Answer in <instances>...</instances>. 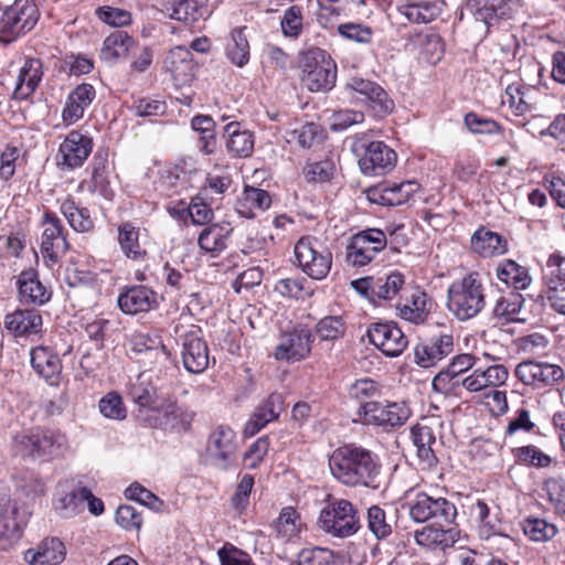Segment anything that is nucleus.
<instances>
[{
	"label": "nucleus",
	"instance_id": "1",
	"mask_svg": "<svg viewBox=\"0 0 565 565\" xmlns=\"http://www.w3.org/2000/svg\"><path fill=\"white\" fill-rule=\"evenodd\" d=\"M332 476L348 487L377 488L382 465L371 450L348 444L333 450L329 457Z\"/></svg>",
	"mask_w": 565,
	"mask_h": 565
},
{
	"label": "nucleus",
	"instance_id": "2",
	"mask_svg": "<svg viewBox=\"0 0 565 565\" xmlns=\"http://www.w3.org/2000/svg\"><path fill=\"white\" fill-rule=\"evenodd\" d=\"M317 526L331 537H351L362 526L359 509L348 499L329 495L320 510Z\"/></svg>",
	"mask_w": 565,
	"mask_h": 565
},
{
	"label": "nucleus",
	"instance_id": "3",
	"mask_svg": "<svg viewBox=\"0 0 565 565\" xmlns=\"http://www.w3.org/2000/svg\"><path fill=\"white\" fill-rule=\"evenodd\" d=\"M486 307V287L482 276L471 271L448 288V308L461 321L478 316Z\"/></svg>",
	"mask_w": 565,
	"mask_h": 565
},
{
	"label": "nucleus",
	"instance_id": "4",
	"mask_svg": "<svg viewBox=\"0 0 565 565\" xmlns=\"http://www.w3.org/2000/svg\"><path fill=\"white\" fill-rule=\"evenodd\" d=\"M65 444V436L58 431L35 429L17 434L12 451L22 458H47L58 455Z\"/></svg>",
	"mask_w": 565,
	"mask_h": 565
},
{
	"label": "nucleus",
	"instance_id": "5",
	"mask_svg": "<svg viewBox=\"0 0 565 565\" xmlns=\"http://www.w3.org/2000/svg\"><path fill=\"white\" fill-rule=\"evenodd\" d=\"M40 11L33 0H14L0 17V42L10 44L30 32L38 23Z\"/></svg>",
	"mask_w": 565,
	"mask_h": 565
},
{
	"label": "nucleus",
	"instance_id": "6",
	"mask_svg": "<svg viewBox=\"0 0 565 565\" xmlns=\"http://www.w3.org/2000/svg\"><path fill=\"white\" fill-rule=\"evenodd\" d=\"M407 505L411 519L417 523L431 520L444 526L452 524L457 516V509L452 502L444 497H434L425 492L415 493Z\"/></svg>",
	"mask_w": 565,
	"mask_h": 565
},
{
	"label": "nucleus",
	"instance_id": "7",
	"mask_svg": "<svg viewBox=\"0 0 565 565\" xmlns=\"http://www.w3.org/2000/svg\"><path fill=\"white\" fill-rule=\"evenodd\" d=\"M294 250L297 265L306 275L316 280L327 277L332 266V254L318 238L301 237Z\"/></svg>",
	"mask_w": 565,
	"mask_h": 565
},
{
	"label": "nucleus",
	"instance_id": "8",
	"mask_svg": "<svg viewBox=\"0 0 565 565\" xmlns=\"http://www.w3.org/2000/svg\"><path fill=\"white\" fill-rule=\"evenodd\" d=\"M335 79L337 66L324 51H310L303 56L301 81L309 90H330Z\"/></svg>",
	"mask_w": 565,
	"mask_h": 565
},
{
	"label": "nucleus",
	"instance_id": "9",
	"mask_svg": "<svg viewBox=\"0 0 565 565\" xmlns=\"http://www.w3.org/2000/svg\"><path fill=\"white\" fill-rule=\"evenodd\" d=\"M356 416L363 425L393 428L404 425L411 416V411L404 403L376 401L359 406Z\"/></svg>",
	"mask_w": 565,
	"mask_h": 565
},
{
	"label": "nucleus",
	"instance_id": "10",
	"mask_svg": "<svg viewBox=\"0 0 565 565\" xmlns=\"http://www.w3.org/2000/svg\"><path fill=\"white\" fill-rule=\"evenodd\" d=\"M387 245V237L382 230L367 228L353 235L345 250V260L353 267L371 263Z\"/></svg>",
	"mask_w": 565,
	"mask_h": 565
},
{
	"label": "nucleus",
	"instance_id": "11",
	"mask_svg": "<svg viewBox=\"0 0 565 565\" xmlns=\"http://www.w3.org/2000/svg\"><path fill=\"white\" fill-rule=\"evenodd\" d=\"M236 450V434L230 426L221 425L211 433L206 446L211 465L221 470H228L235 463Z\"/></svg>",
	"mask_w": 565,
	"mask_h": 565
},
{
	"label": "nucleus",
	"instance_id": "12",
	"mask_svg": "<svg viewBox=\"0 0 565 565\" xmlns=\"http://www.w3.org/2000/svg\"><path fill=\"white\" fill-rule=\"evenodd\" d=\"M181 359L184 369L193 374L204 372L210 364L209 347L201 329L192 326L180 334Z\"/></svg>",
	"mask_w": 565,
	"mask_h": 565
},
{
	"label": "nucleus",
	"instance_id": "13",
	"mask_svg": "<svg viewBox=\"0 0 565 565\" xmlns=\"http://www.w3.org/2000/svg\"><path fill=\"white\" fill-rule=\"evenodd\" d=\"M367 338L374 347L391 358L401 355L408 344L406 335L394 322L372 323L367 329Z\"/></svg>",
	"mask_w": 565,
	"mask_h": 565
},
{
	"label": "nucleus",
	"instance_id": "14",
	"mask_svg": "<svg viewBox=\"0 0 565 565\" xmlns=\"http://www.w3.org/2000/svg\"><path fill=\"white\" fill-rule=\"evenodd\" d=\"M42 226L41 253L44 258L56 263L68 250L66 232L61 220L52 212L44 214Z\"/></svg>",
	"mask_w": 565,
	"mask_h": 565
},
{
	"label": "nucleus",
	"instance_id": "15",
	"mask_svg": "<svg viewBox=\"0 0 565 565\" xmlns=\"http://www.w3.org/2000/svg\"><path fill=\"white\" fill-rule=\"evenodd\" d=\"M312 334L307 328H295L281 334L275 348L274 358L278 361H299L311 351Z\"/></svg>",
	"mask_w": 565,
	"mask_h": 565
},
{
	"label": "nucleus",
	"instance_id": "16",
	"mask_svg": "<svg viewBox=\"0 0 565 565\" xmlns=\"http://www.w3.org/2000/svg\"><path fill=\"white\" fill-rule=\"evenodd\" d=\"M452 352L454 337L449 333L440 332L422 341L415 347V362L422 367H431Z\"/></svg>",
	"mask_w": 565,
	"mask_h": 565
},
{
	"label": "nucleus",
	"instance_id": "17",
	"mask_svg": "<svg viewBox=\"0 0 565 565\" xmlns=\"http://www.w3.org/2000/svg\"><path fill=\"white\" fill-rule=\"evenodd\" d=\"M396 163L395 151L383 141H372L359 160V167L365 175H383L393 170Z\"/></svg>",
	"mask_w": 565,
	"mask_h": 565
},
{
	"label": "nucleus",
	"instance_id": "18",
	"mask_svg": "<svg viewBox=\"0 0 565 565\" xmlns=\"http://www.w3.org/2000/svg\"><path fill=\"white\" fill-rule=\"evenodd\" d=\"M3 326L14 338L33 339L43 333V318L35 309H17L6 315Z\"/></svg>",
	"mask_w": 565,
	"mask_h": 565
},
{
	"label": "nucleus",
	"instance_id": "19",
	"mask_svg": "<svg viewBox=\"0 0 565 565\" xmlns=\"http://www.w3.org/2000/svg\"><path fill=\"white\" fill-rule=\"evenodd\" d=\"M515 375L525 385L542 387L562 380L564 371L555 364L527 360L518 364Z\"/></svg>",
	"mask_w": 565,
	"mask_h": 565
},
{
	"label": "nucleus",
	"instance_id": "20",
	"mask_svg": "<svg viewBox=\"0 0 565 565\" xmlns=\"http://www.w3.org/2000/svg\"><path fill=\"white\" fill-rule=\"evenodd\" d=\"M347 87L364 97L375 116L384 117L394 109V102L377 83L353 77Z\"/></svg>",
	"mask_w": 565,
	"mask_h": 565
},
{
	"label": "nucleus",
	"instance_id": "21",
	"mask_svg": "<svg viewBox=\"0 0 565 565\" xmlns=\"http://www.w3.org/2000/svg\"><path fill=\"white\" fill-rule=\"evenodd\" d=\"M347 87L364 97L375 116L384 117L394 109V102L377 83L353 77Z\"/></svg>",
	"mask_w": 565,
	"mask_h": 565
},
{
	"label": "nucleus",
	"instance_id": "22",
	"mask_svg": "<svg viewBox=\"0 0 565 565\" xmlns=\"http://www.w3.org/2000/svg\"><path fill=\"white\" fill-rule=\"evenodd\" d=\"M163 70L177 86L191 83L195 76V64L191 51L184 46L171 49L163 60Z\"/></svg>",
	"mask_w": 565,
	"mask_h": 565
},
{
	"label": "nucleus",
	"instance_id": "23",
	"mask_svg": "<svg viewBox=\"0 0 565 565\" xmlns=\"http://www.w3.org/2000/svg\"><path fill=\"white\" fill-rule=\"evenodd\" d=\"M93 149V140L89 136L78 130H72L60 146V156L63 168L75 169L83 166Z\"/></svg>",
	"mask_w": 565,
	"mask_h": 565
},
{
	"label": "nucleus",
	"instance_id": "24",
	"mask_svg": "<svg viewBox=\"0 0 565 565\" xmlns=\"http://www.w3.org/2000/svg\"><path fill=\"white\" fill-rule=\"evenodd\" d=\"M31 366L51 386H58L62 380V360L53 349L39 345L31 350Z\"/></svg>",
	"mask_w": 565,
	"mask_h": 565
},
{
	"label": "nucleus",
	"instance_id": "25",
	"mask_svg": "<svg viewBox=\"0 0 565 565\" xmlns=\"http://www.w3.org/2000/svg\"><path fill=\"white\" fill-rule=\"evenodd\" d=\"M117 302L119 309L126 315L149 312L159 307L157 292L146 286H132L122 290Z\"/></svg>",
	"mask_w": 565,
	"mask_h": 565
},
{
	"label": "nucleus",
	"instance_id": "26",
	"mask_svg": "<svg viewBox=\"0 0 565 565\" xmlns=\"http://www.w3.org/2000/svg\"><path fill=\"white\" fill-rule=\"evenodd\" d=\"M157 412L161 416L156 417L154 423L150 425L175 433L186 431L194 417L192 411L174 401L161 403Z\"/></svg>",
	"mask_w": 565,
	"mask_h": 565
},
{
	"label": "nucleus",
	"instance_id": "27",
	"mask_svg": "<svg viewBox=\"0 0 565 565\" xmlns=\"http://www.w3.org/2000/svg\"><path fill=\"white\" fill-rule=\"evenodd\" d=\"M19 301L24 306H43L50 301L52 291L41 282L35 270H23L17 280Z\"/></svg>",
	"mask_w": 565,
	"mask_h": 565
},
{
	"label": "nucleus",
	"instance_id": "28",
	"mask_svg": "<svg viewBox=\"0 0 565 565\" xmlns=\"http://www.w3.org/2000/svg\"><path fill=\"white\" fill-rule=\"evenodd\" d=\"M418 190V184L414 181L402 183H385L370 189L367 196L371 202L386 205L397 206L406 203L411 196Z\"/></svg>",
	"mask_w": 565,
	"mask_h": 565
},
{
	"label": "nucleus",
	"instance_id": "29",
	"mask_svg": "<svg viewBox=\"0 0 565 565\" xmlns=\"http://www.w3.org/2000/svg\"><path fill=\"white\" fill-rule=\"evenodd\" d=\"M282 411V395L278 393L270 394L267 399L257 406L252 417L245 425L244 434L248 437L256 435L268 423L278 419Z\"/></svg>",
	"mask_w": 565,
	"mask_h": 565
},
{
	"label": "nucleus",
	"instance_id": "30",
	"mask_svg": "<svg viewBox=\"0 0 565 565\" xmlns=\"http://www.w3.org/2000/svg\"><path fill=\"white\" fill-rule=\"evenodd\" d=\"M415 542L425 548L429 550H446L454 546L459 540V530L457 527L443 529L439 525H426L414 533Z\"/></svg>",
	"mask_w": 565,
	"mask_h": 565
},
{
	"label": "nucleus",
	"instance_id": "31",
	"mask_svg": "<svg viewBox=\"0 0 565 565\" xmlns=\"http://www.w3.org/2000/svg\"><path fill=\"white\" fill-rule=\"evenodd\" d=\"M95 97L96 90L93 85L83 83L76 86L67 96L62 111L63 120L67 124L78 121Z\"/></svg>",
	"mask_w": 565,
	"mask_h": 565
},
{
	"label": "nucleus",
	"instance_id": "32",
	"mask_svg": "<svg viewBox=\"0 0 565 565\" xmlns=\"http://www.w3.org/2000/svg\"><path fill=\"white\" fill-rule=\"evenodd\" d=\"M43 76V65L40 58L28 57L20 68L13 97L15 99H26L38 88Z\"/></svg>",
	"mask_w": 565,
	"mask_h": 565
},
{
	"label": "nucleus",
	"instance_id": "33",
	"mask_svg": "<svg viewBox=\"0 0 565 565\" xmlns=\"http://www.w3.org/2000/svg\"><path fill=\"white\" fill-rule=\"evenodd\" d=\"M65 558V546L56 537L45 539L36 550L24 552V559L30 565H57Z\"/></svg>",
	"mask_w": 565,
	"mask_h": 565
},
{
	"label": "nucleus",
	"instance_id": "34",
	"mask_svg": "<svg viewBox=\"0 0 565 565\" xmlns=\"http://www.w3.org/2000/svg\"><path fill=\"white\" fill-rule=\"evenodd\" d=\"M169 18L193 25L207 15V0H175L166 7Z\"/></svg>",
	"mask_w": 565,
	"mask_h": 565
},
{
	"label": "nucleus",
	"instance_id": "35",
	"mask_svg": "<svg viewBox=\"0 0 565 565\" xmlns=\"http://www.w3.org/2000/svg\"><path fill=\"white\" fill-rule=\"evenodd\" d=\"M224 134L227 137L226 149L227 151L238 158H247L254 151V135L252 131L242 128L238 121H231L224 128Z\"/></svg>",
	"mask_w": 565,
	"mask_h": 565
},
{
	"label": "nucleus",
	"instance_id": "36",
	"mask_svg": "<svg viewBox=\"0 0 565 565\" xmlns=\"http://www.w3.org/2000/svg\"><path fill=\"white\" fill-rule=\"evenodd\" d=\"M413 441L416 447L419 463L425 469L437 465L438 459L433 449L436 444L434 430L429 426L417 425L412 429Z\"/></svg>",
	"mask_w": 565,
	"mask_h": 565
},
{
	"label": "nucleus",
	"instance_id": "37",
	"mask_svg": "<svg viewBox=\"0 0 565 565\" xmlns=\"http://www.w3.org/2000/svg\"><path fill=\"white\" fill-rule=\"evenodd\" d=\"M471 247L482 257H492L505 252L507 242L498 233L479 228L471 237Z\"/></svg>",
	"mask_w": 565,
	"mask_h": 565
},
{
	"label": "nucleus",
	"instance_id": "38",
	"mask_svg": "<svg viewBox=\"0 0 565 565\" xmlns=\"http://www.w3.org/2000/svg\"><path fill=\"white\" fill-rule=\"evenodd\" d=\"M443 1L408 2L399 7V12L413 23H429L443 11Z\"/></svg>",
	"mask_w": 565,
	"mask_h": 565
},
{
	"label": "nucleus",
	"instance_id": "39",
	"mask_svg": "<svg viewBox=\"0 0 565 565\" xmlns=\"http://www.w3.org/2000/svg\"><path fill=\"white\" fill-rule=\"evenodd\" d=\"M476 363V358L469 353H463L455 356L446 369L441 370L433 380V386L436 391L447 390L448 384L471 369Z\"/></svg>",
	"mask_w": 565,
	"mask_h": 565
},
{
	"label": "nucleus",
	"instance_id": "40",
	"mask_svg": "<svg viewBox=\"0 0 565 565\" xmlns=\"http://www.w3.org/2000/svg\"><path fill=\"white\" fill-rule=\"evenodd\" d=\"M135 41L125 31L117 30L108 35L100 50V58L113 63L128 54Z\"/></svg>",
	"mask_w": 565,
	"mask_h": 565
},
{
	"label": "nucleus",
	"instance_id": "41",
	"mask_svg": "<svg viewBox=\"0 0 565 565\" xmlns=\"http://www.w3.org/2000/svg\"><path fill=\"white\" fill-rule=\"evenodd\" d=\"M546 299L558 313L565 315V273L555 267L546 276Z\"/></svg>",
	"mask_w": 565,
	"mask_h": 565
},
{
	"label": "nucleus",
	"instance_id": "42",
	"mask_svg": "<svg viewBox=\"0 0 565 565\" xmlns=\"http://www.w3.org/2000/svg\"><path fill=\"white\" fill-rule=\"evenodd\" d=\"M60 211L75 232L87 233L93 231L94 221L88 209L77 206L73 200H65L62 202Z\"/></svg>",
	"mask_w": 565,
	"mask_h": 565
},
{
	"label": "nucleus",
	"instance_id": "43",
	"mask_svg": "<svg viewBox=\"0 0 565 565\" xmlns=\"http://www.w3.org/2000/svg\"><path fill=\"white\" fill-rule=\"evenodd\" d=\"M245 29L233 30L225 47L227 58L238 67H243L249 61V43L244 33Z\"/></svg>",
	"mask_w": 565,
	"mask_h": 565
},
{
	"label": "nucleus",
	"instance_id": "44",
	"mask_svg": "<svg viewBox=\"0 0 565 565\" xmlns=\"http://www.w3.org/2000/svg\"><path fill=\"white\" fill-rule=\"evenodd\" d=\"M497 277L507 286H511L515 290L525 289L531 282V277L529 276L527 270L513 260H504L497 267Z\"/></svg>",
	"mask_w": 565,
	"mask_h": 565
},
{
	"label": "nucleus",
	"instance_id": "45",
	"mask_svg": "<svg viewBox=\"0 0 565 565\" xmlns=\"http://www.w3.org/2000/svg\"><path fill=\"white\" fill-rule=\"evenodd\" d=\"M227 235L225 227L212 224L202 230L198 244L206 253L218 254L226 248Z\"/></svg>",
	"mask_w": 565,
	"mask_h": 565
},
{
	"label": "nucleus",
	"instance_id": "46",
	"mask_svg": "<svg viewBox=\"0 0 565 565\" xmlns=\"http://www.w3.org/2000/svg\"><path fill=\"white\" fill-rule=\"evenodd\" d=\"M118 242L128 258L138 260L145 257L146 250L139 244V231L130 223H124L119 226Z\"/></svg>",
	"mask_w": 565,
	"mask_h": 565
},
{
	"label": "nucleus",
	"instance_id": "47",
	"mask_svg": "<svg viewBox=\"0 0 565 565\" xmlns=\"http://www.w3.org/2000/svg\"><path fill=\"white\" fill-rule=\"evenodd\" d=\"M396 307L401 318L414 323L422 322L427 313V295L424 291L415 290L405 303H398Z\"/></svg>",
	"mask_w": 565,
	"mask_h": 565
},
{
	"label": "nucleus",
	"instance_id": "48",
	"mask_svg": "<svg viewBox=\"0 0 565 565\" xmlns=\"http://www.w3.org/2000/svg\"><path fill=\"white\" fill-rule=\"evenodd\" d=\"M130 399L142 409L154 411L159 409L160 404L157 403V391L151 384L138 377L137 382L131 384L128 393Z\"/></svg>",
	"mask_w": 565,
	"mask_h": 565
},
{
	"label": "nucleus",
	"instance_id": "49",
	"mask_svg": "<svg viewBox=\"0 0 565 565\" xmlns=\"http://www.w3.org/2000/svg\"><path fill=\"white\" fill-rule=\"evenodd\" d=\"M348 394L359 406H363L365 403L376 402L375 398L381 395V385L370 377H363L349 386Z\"/></svg>",
	"mask_w": 565,
	"mask_h": 565
},
{
	"label": "nucleus",
	"instance_id": "50",
	"mask_svg": "<svg viewBox=\"0 0 565 565\" xmlns=\"http://www.w3.org/2000/svg\"><path fill=\"white\" fill-rule=\"evenodd\" d=\"M404 285V276L398 271H392L386 277H379L372 282L371 292L373 296L390 300L393 299Z\"/></svg>",
	"mask_w": 565,
	"mask_h": 565
},
{
	"label": "nucleus",
	"instance_id": "51",
	"mask_svg": "<svg viewBox=\"0 0 565 565\" xmlns=\"http://www.w3.org/2000/svg\"><path fill=\"white\" fill-rule=\"evenodd\" d=\"M99 295L98 284L73 285L67 290V298L74 308L84 310L96 303Z\"/></svg>",
	"mask_w": 565,
	"mask_h": 565
},
{
	"label": "nucleus",
	"instance_id": "52",
	"mask_svg": "<svg viewBox=\"0 0 565 565\" xmlns=\"http://www.w3.org/2000/svg\"><path fill=\"white\" fill-rule=\"evenodd\" d=\"M15 507L10 500H0V542L11 541L19 537V525L15 521Z\"/></svg>",
	"mask_w": 565,
	"mask_h": 565
},
{
	"label": "nucleus",
	"instance_id": "53",
	"mask_svg": "<svg viewBox=\"0 0 565 565\" xmlns=\"http://www.w3.org/2000/svg\"><path fill=\"white\" fill-rule=\"evenodd\" d=\"M88 489L83 487L66 493L61 498L55 508L60 511L63 518H73L81 513L85 507V499H87Z\"/></svg>",
	"mask_w": 565,
	"mask_h": 565
},
{
	"label": "nucleus",
	"instance_id": "54",
	"mask_svg": "<svg viewBox=\"0 0 565 565\" xmlns=\"http://www.w3.org/2000/svg\"><path fill=\"white\" fill-rule=\"evenodd\" d=\"M347 331V323L340 316H328L318 321L316 333L321 341H337L342 339Z\"/></svg>",
	"mask_w": 565,
	"mask_h": 565
},
{
	"label": "nucleus",
	"instance_id": "55",
	"mask_svg": "<svg viewBox=\"0 0 565 565\" xmlns=\"http://www.w3.org/2000/svg\"><path fill=\"white\" fill-rule=\"evenodd\" d=\"M523 297L518 292H510L497 299L492 313L505 321L515 320L522 309Z\"/></svg>",
	"mask_w": 565,
	"mask_h": 565
},
{
	"label": "nucleus",
	"instance_id": "56",
	"mask_svg": "<svg viewBox=\"0 0 565 565\" xmlns=\"http://www.w3.org/2000/svg\"><path fill=\"white\" fill-rule=\"evenodd\" d=\"M302 523L298 512L290 507L284 508L275 522V529L282 539L296 536L301 530Z\"/></svg>",
	"mask_w": 565,
	"mask_h": 565
},
{
	"label": "nucleus",
	"instance_id": "57",
	"mask_svg": "<svg viewBox=\"0 0 565 565\" xmlns=\"http://www.w3.org/2000/svg\"><path fill=\"white\" fill-rule=\"evenodd\" d=\"M135 350L143 355H154L157 361H167L169 351L159 337L139 334L134 341Z\"/></svg>",
	"mask_w": 565,
	"mask_h": 565
},
{
	"label": "nucleus",
	"instance_id": "58",
	"mask_svg": "<svg viewBox=\"0 0 565 565\" xmlns=\"http://www.w3.org/2000/svg\"><path fill=\"white\" fill-rule=\"evenodd\" d=\"M513 456L515 461L521 465L544 468L552 463V458L548 455L532 445L514 448Z\"/></svg>",
	"mask_w": 565,
	"mask_h": 565
},
{
	"label": "nucleus",
	"instance_id": "59",
	"mask_svg": "<svg viewBox=\"0 0 565 565\" xmlns=\"http://www.w3.org/2000/svg\"><path fill=\"white\" fill-rule=\"evenodd\" d=\"M333 551L327 547H306L297 556V565H334Z\"/></svg>",
	"mask_w": 565,
	"mask_h": 565
},
{
	"label": "nucleus",
	"instance_id": "60",
	"mask_svg": "<svg viewBox=\"0 0 565 565\" xmlns=\"http://www.w3.org/2000/svg\"><path fill=\"white\" fill-rule=\"evenodd\" d=\"M523 531L532 541L542 542L555 536L557 533L554 524L547 523L543 519L527 518L523 522Z\"/></svg>",
	"mask_w": 565,
	"mask_h": 565
},
{
	"label": "nucleus",
	"instance_id": "61",
	"mask_svg": "<svg viewBox=\"0 0 565 565\" xmlns=\"http://www.w3.org/2000/svg\"><path fill=\"white\" fill-rule=\"evenodd\" d=\"M367 529L377 540H384L392 534V525L381 507L372 505L367 509Z\"/></svg>",
	"mask_w": 565,
	"mask_h": 565
},
{
	"label": "nucleus",
	"instance_id": "62",
	"mask_svg": "<svg viewBox=\"0 0 565 565\" xmlns=\"http://www.w3.org/2000/svg\"><path fill=\"white\" fill-rule=\"evenodd\" d=\"M465 125L472 134L497 135L501 132V126L493 119L468 113L465 116Z\"/></svg>",
	"mask_w": 565,
	"mask_h": 565
},
{
	"label": "nucleus",
	"instance_id": "63",
	"mask_svg": "<svg viewBox=\"0 0 565 565\" xmlns=\"http://www.w3.org/2000/svg\"><path fill=\"white\" fill-rule=\"evenodd\" d=\"M542 489L555 510L565 514V480L563 478H548L544 481Z\"/></svg>",
	"mask_w": 565,
	"mask_h": 565
},
{
	"label": "nucleus",
	"instance_id": "64",
	"mask_svg": "<svg viewBox=\"0 0 565 565\" xmlns=\"http://www.w3.org/2000/svg\"><path fill=\"white\" fill-rule=\"evenodd\" d=\"M221 565H255L246 552L225 543L217 552Z\"/></svg>",
	"mask_w": 565,
	"mask_h": 565
}]
</instances>
